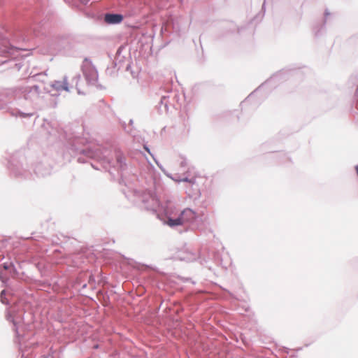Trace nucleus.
I'll list each match as a JSON object with an SVG mask.
<instances>
[{
	"label": "nucleus",
	"mask_w": 358,
	"mask_h": 358,
	"mask_svg": "<svg viewBox=\"0 0 358 358\" xmlns=\"http://www.w3.org/2000/svg\"><path fill=\"white\" fill-rule=\"evenodd\" d=\"M83 71L85 78L89 80H96L98 77L97 71L91 62L85 59L83 64Z\"/></svg>",
	"instance_id": "f257e3e1"
},
{
	"label": "nucleus",
	"mask_w": 358,
	"mask_h": 358,
	"mask_svg": "<svg viewBox=\"0 0 358 358\" xmlns=\"http://www.w3.org/2000/svg\"><path fill=\"white\" fill-rule=\"evenodd\" d=\"M104 20L108 24H117L122 22L123 17L119 14H106Z\"/></svg>",
	"instance_id": "f03ea898"
},
{
	"label": "nucleus",
	"mask_w": 358,
	"mask_h": 358,
	"mask_svg": "<svg viewBox=\"0 0 358 358\" xmlns=\"http://www.w3.org/2000/svg\"><path fill=\"white\" fill-rule=\"evenodd\" d=\"M181 218H182V221L184 224L185 222H189L194 219L195 215L194 213L190 209L184 210L180 215Z\"/></svg>",
	"instance_id": "7ed1b4c3"
},
{
	"label": "nucleus",
	"mask_w": 358,
	"mask_h": 358,
	"mask_svg": "<svg viewBox=\"0 0 358 358\" xmlns=\"http://www.w3.org/2000/svg\"><path fill=\"white\" fill-rule=\"evenodd\" d=\"M182 218L180 216L176 219L169 218L167 220V224L170 227H175L183 224Z\"/></svg>",
	"instance_id": "20e7f679"
},
{
	"label": "nucleus",
	"mask_w": 358,
	"mask_h": 358,
	"mask_svg": "<svg viewBox=\"0 0 358 358\" xmlns=\"http://www.w3.org/2000/svg\"><path fill=\"white\" fill-rule=\"evenodd\" d=\"M196 177H194L192 179H188L187 178H183L182 180V181L189 182L192 184H195V183H196Z\"/></svg>",
	"instance_id": "39448f33"
},
{
	"label": "nucleus",
	"mask_w": 358,
	"mask_h": 358,
	"mask_svg": "<svg viewBox=\"0 0 358 358\" xmlns=\"http://www.w3.org/2000/svg\"><path fill=\"white\" fill-rule=\"evenodd\" d=\"M3 268L7 270L10 268V265L9 264H3Z\"/></svg>",
	"instance_id": "423d86ee"
},
{
	"label": "nucleus",
	"mask_w": 358,
	"mask_h": 358,
	"mask_svg": "<svg viewBox=\"0 0 358 358\" xmlns=\"http://www.w3.org/2000/svg\"><path fill=\"white\" fill-rule=\"evenodd\" d=\"M10 47L11 48H10L11 50H13V45H10Z\"/></svg>",
	"instance_id": "0eeeda50"
}]
</instances>
